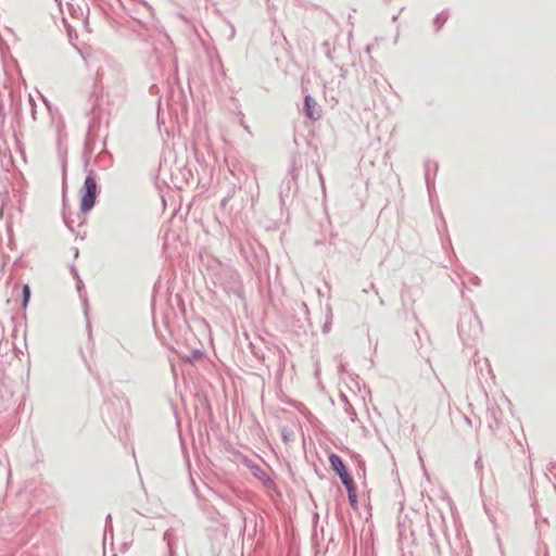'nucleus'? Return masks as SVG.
I'll return each instance as SVG.
<instances>
[{"label": "nucleus", "mask_w": 556, "mask_h": 556, "mask_svg": "<svg viewBox=\"0 0 556 556\" xmlns=\"http://www.w3.org/2000/svg\"><path fill=\"white\" fill-rule=\"evenodd\" d=\"M96 193H97V184L96 180L88 176L85 179L84 188L81 191V203L80 207L83 212L90 211L96 202Z\"/></svg>", "instance_id": "obj_1"}, {"label": "nucleus", "mask_w": 556, "mask_h": 556, "mask_svg": "<svg viewBox=\"0 0 556 556\" xmlns=\"http://www.w3.org/2000/svg\"><path fill=\"white\" fill-rule=\"evenodd\" d=\"M329 462H330L331 468L339 475L342 483L349 488L352 484V478L346 472V469H345V466H344L342 459L338 455L331 454L329 456Z\"/></svg>", "instance_id": "obj_2"}, {"label": "nucleus", "mask_w": 556, "mask_h": 556, "mask_svg": "<svg viewBox=\"0 0 556 556\" xmlns=\"http://www.w3.org/2000/svg\"><path fill=\"white\" fill-rule=\"evenodd\" d=\"M304 103L306 116L314 121L318 119L320 117V111L317 109L316 102L309 96H306Z\"/></svg>", "instance_id": "obj_3"}, {"label": "nucleus", "mask_w": 556, "mask_h": 556, "mask_svg": "<svg viewBox=\"0 0 556 556\" xmlns=\"http://www.w3.org/2000/svg\"><path fill=\"white\" fill-rule=\"evenodd\" d=\"M30 298V290L27 285L23 287V306L26 307Z\"/></svg>", "instance_id": "obj_4"}]
</instances>
